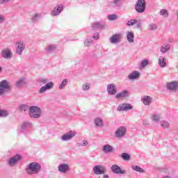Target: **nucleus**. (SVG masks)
<instances>
[{
	"label": "nucleus",
	"mask_w": 178,
	"mask_h": 178,
	"mask_svg": "<svg viewBox=\"0 0 178 178\" xmlns=\"http://www.w3.org/2000/svg\"><path fill=\"white\" fill-rule=\"evenodd\" d=\"M129 95H130V93L129 92V90H122V92L118 93L115 95V98L117 99H120V98H128Z\"/></svg>",
	"instance_id": "nucleus-20"
},
{
	"label": "nucleus",
	"mask_w": 178,
	"mask_h": 178,
	"mask_svg": "<svg viewBox=\"0 0 178 178\" xmlns=\"http://www.w3.org/2000/svg\"><path fill=\"white\" fill-rule=\"evenodd\" d=\"M40 19H41V14H35L32 17V22H38Z\"/></svg>",
	"instance_id": "nucleus-40"
},
{
	"label": "nucleus",
	"mask_w": 178,
	"mask_h": 178,
	"mask_svg": "<svg viewBox=\"0 0 178 178\" xmlns=\"http://www.w3.org/2000/svg\"><path fill=\"white\" fill-rule=\"evenodd\" d=\"M91 44H92V40L86 39V41H85V47H90Z\"/></svg>",
	"instance_id": "nucleus-44"
},
{
	"label": "nucleus",
	"mask_w": 178,
	"mask_h": 178,
	"mask_svg": "<svg viewBox=\"0 0 178 178\" xmlns=\"http://www.w3.org/2000/svg\"><path fill=\"white\" fill-rule=\"evenodd\" d=\"M134 24H136V29H141V27L143 26L141 19H139L137 21V19H132L127 22V26H129V27H130L131 26H134Z\"/></svg>",
	"instance_id": "nucleus-9"
},
{
	"label": "nucleus",
	"mask_w": 178,
	"mask_h": 178,
	"mask_svg": "<svg viewBox=\"0 0 178 178\" xmlns=\"http://www.w3.org/2000/svg\"><path fill=\"white\" fill-rule=\"evenodd\" d=\"M6 116H9V112L6 110H0V118H6Z\"/></svg>",
	"instance_id": "nucleus-39"
},
{
	"label": "nucleus",
	"mask_w": 178,
	"mask_h": 178,
	"mask_svg": "<svg viewBox=\"0 0 178 178\" xmlns=\"http://www.w3.org/2000/svg\"><path fill=\"white\" fill-rule=\"evenodd\" d=\"M129 80H138L140 79V72L135 70L128 75Z\"/></svg>",
	"instance_id": "nucleus-19"
},
{
	"label": "nucleus",
	"mask_w": 178,
	"mask_h": 178,
	"mask_svg": "<svg viewBox=\"0 0 178 178\" xmlns=\"http://www.w3.org/2000/svg\"><path fill=\"white\" fill-rule=\"evenodd\" d=\"M24 49H26V43L23 40H18L15 43V53L17 55L22 56L23 55V52H24Z\"/></svg>",
	"instance_id": "nucleus-5"
},
{
	"label": "nucleus",
	"mask_w": 178,
	"mask_h": 178,
	"mask_svg": "<svg viewBox=\"0 0 178 178\" xmlns=\"http://www.w3.org/2000/svg\"><path fill=\"white\" fill-rule=\"evenodd\" d=\"M107 92L109 95H115L118 92L116 85L115 83H110L107 85Z\"/></svg>",
	"instance_id": "nucleus-12"
},
{
	"label": "nucleus",
	"mask_w": 178,
	"mask_h": 178,
	"mask_svg": "<svg viewBox=\"0 0 178 178\" xmlns=\"http://www.w3.org/2000/svg\"><path fill=\"white\" fill-rule=\"evenodd\" d=\"M12 56V51L10 49L5 48L1 51V56L4 59H11Z\"/></svg>",
	"instance_id": "nucleus-15"
},
{
	"label": "nucleus",
	"mask_w": 178,
	"mask_h": 178,
	"mask_svg": "<svg viewBox=\"0 0 178 178\" xmlns=\"http://www.w3.org/2000/svg\"><path fill=\"white\" fill-rule=\"evenodd\" d=\"M127 131V129L126 127L122 126L117 129L115 132V136L117 138H122L124 136H126V132Z\"/></svg>",
	"instance_id": "nucleus-6"
},
{
	"label": "nucleus",
	"mask_w": 178,
	"mask_h": 178,
	"mask_svg": "<svg viewBox=\"0 0 178 178\" xmlns=\"http://www.w3.org/2000/svg\"><path fill=\"white\" fill-rule=\"evenodd\" d=\"M159 15L166 18L169 17V12H168L166 9H161L159 12Z\"/></svg>",
	"instance_id": "nucleus-34"
},
{
	"label": "nucleus",
	"mask_w": 178,
	"mask_h": 178,
	"mask_svg": "<svg viewBox=\"0 0 178 178\" xmlns=\"http://www.w3.org/2000/svg\"><path fill=\"white\" fill-rule=\"evenodd\" d=\"M95 123L97 127H102V126H104V122L102 121V119L99 118L95 119Z\"/></svg>",
	"instance_id": "nucleus-35"
},
{
	"label": "nucleus",
	"mask_w": 178,
	"mask_h": 178,
	"mask_svg": "<svg viewBox=\"0 0 178 178\" xmlns=\"http://www.w3.org/2000/svg\"><path fill=\"white\" fill-rule=\"evenodd\" d=\"M147 8L145 0H138L135 4V9L138 13H144Z\"/></svg>",
	"instance_id": "nucleus-4"
},
{
	"label": "nucleus",
	"mask_w": 178,
	"mask_h": 178,
	"mask_svg": "<svg viewBox=\"0 0 178 178\" xmlns=\"http://www.w3.org/2000/svg\"><path fill=\"white\" fill-rule=\"evenodd\" d=\"M149 64V61L147 59H144L140 63V68L144 69V67H146V66H148Z\"/></svg>",
	"instance_id": "nucleus-32"
},
{
	"label": "nucleus",
	"mask_w": 178,
	"mask_h": 178,
	"mask_svg": "<svg viewBox=\"0 0 178 178\" xmlns=\"http://www.w3.org/2000/svg\"><path fill=\"white\" fill-rule=\"evenodd\" d=\"M52 88H54V82H49L39 89V94H44L47 92L48 90H52Z\"/></svg>",
	"instance_id": "nucleus-10"
},
{
	"label": "nucleus",
	"mask_w": 178,
	"mask_h": 178,
	"mask_svg": "<svg viewBox=\"0 0 178 178\" xmlns=\"http://www.w3.org/2000/svg\"><path fill=\"white\" fill-rule=\"evenodd\" d=\"M103 178H109V175H104Z\"/></svg>",
	"instance_id": "nucleus-54"
},
{
	"label": "nucleus",
	"mask_w": 178,
	"mask_h": 178,
	"mask_svg": "<svg viewBox=\"0 0 178 178\" xmlns=\"http://www.w3.org/2000/svg\"><path fill=\"white\" fill-rule=\"evenodd\" d=\"M12 90L10 83L7 80H3L0 82V97L5 95L6 92H9Z\"/></svg>",
	"instance_id": "nucleus-3"
},
{
	"label": "nucleus",
	"mask_w": 178,
	"mask_h": 178,
	"mask_svg": "<svg viewBox=\"0 0 178 178\" xmlns=\"http://www.w3.org/2000/svg\"><path fill=\"white\" fill-rule=\"evenodd\" d=\"M58 170L63 175H66L69 170H70V165L67 163H60L58 166Z\"/></svg>",
	"instance_id": "nucleus-8"
},
{
	"label": "nucleus",
	"mask_w": 178,
	"mask_h": 178,
	"mask_svg": "<svg viewBox=\"0 0 178 178\" xmlns=\"http://www.w3.org/2000/svg\"><path fill=\"white\" fill-rule=\"evenodd\" d=\"M0 72H2V67H0Z\"/></svg>",
	"instance_id": "nucleus-55"
},
{
	"label": "nucleus",
	"mask_w": 178,
	"mask_h": 178,
	"mask_svg": "<svg viewBox=\"0 0 178 178\" xmlns=\"http://www.w3.org/2000/svg\"><path fill=\"white\" fill-rule=\"evenodd\" d=\"M167 88H168V90H171V91H176L178 88V83L171 82L167 85Z\"/></svg>",
	"instance_id": "nucleus-24"
},
{
	"label": "nucleus",
	"mask_w": 178,
	"mask_h": 178,
	"mask_svg": "<svg viewBox=\"0 0 178 178\" xmlns=\"http://www.w3.org/2000/svg\"><path fill=\"white\" fill-rule=\"evenodd\" d=\"M31 126V123L25 122L21 125L22 129H26L27 127H30Z\"/></svg>",
	"instance_id": "nucleus-43"
},
{
	"label": "nucleus",
	"mask_w": 178,
	"mask_h": 178,
	"mask_svg": "<svg viewBox=\"0 0 178 178\" xmlns=\"http://www.w3.org/2000/svg\"><path fill=\"white\" fill-rule=\"evenodd\" d=\"M40 83H41V84H47V83H48V79H40Z\"/></svg>",
	"instance_id": "nucleus-46"
},
{
	"label": "nucleus",
	"mask_w": 178,
	"mask_h": 178,
	"mask_svg": "<svg viewBox=\"0 0 178 178\" xmlns=\"http://www.w3.org/2000/svg\"><path fill=\"white\" fill-rule=\"evenodd\" d=\"M148 31H155L158 30V25L155 23H150L147 27Z\"/></svg>",
	"instance_id": "nucleus-29"
},
{
	"label": "nucleus",
	"mask_w": 178,
	"mask_h": 178,
	"mask_svg": "<svg viewBox=\"0 0 178 178\" xmlns=\"http://www.w3.org/2000/svg\"><path fill=\"white\" fill-rule=\"evenodd\" d=\"M127 39L129 42H134V33H133V32H127Z\"/></svg>",
	"instance_id": "nucleus-28"
},
{
	"label": "nucleus",
	"mask_w": 178,
	"mask_h": 178,
	"mask_svg": "<svg viewBox=\"0 0 178 178\" xmlns=\"http://www.w3.org/2000/svg\"><path fill=\"white\" fill-rule=\"evenodd\" d=\"M66 86H67V79H64L61 83L59 85L58 88L60 90H63V88H65V87H66Z\"/></svg>",
	"instance_id": "nucleus-37"
},
{
	"label": "nucleus",
	"mask_w": 178,
	"mask_h": 178,
	"mask_svg": "<svg viewBox=\"0 0 178 178\" xmlns=\"http://www.w3.org/2000/svg\"><path fill=\"white\" fill-rule=\"evenodd\" d=\"M111 170L113 172V173H115L116 175H124V171L120 169V167L118 165H113L111 166Z\"/></svg>",
	"instance_id": "nucleus-23"
},
{
	"label": "nucleus",
	"mask_w": 178,
	"mask_h": 178,
	"mask_svg": "<svg viewBox=\"0 0 178 178\" xmlns=\"http://www.w3.org/2000/svg\"><path fill=\"white\" fill-rule=\"evenodd\" d=\"M56 49V44H49L45 48L46 52H54Z\"/></svg>",
	"instance_id": "nucleus-31"
},
{
	"label": "nucleus",
	"mask_w": 178,
	"mask_h": 178,
	"mask_svg": "<svg viewBox=\"0 0 178 178\" xmlns=\"http://www.w3.org/2000/svg\"><path fill=\"white\" fill-rule=\"evenodd\" d=\"M141 101L143 105L148 106L152 104V97L149 96H143L141 99Z\"/></svg>",
	"instance_id": "nucleus-21"
},
{
	"label": "nucleus",
	"mask_w": 178,
	"mask_h": 178,
	"mask_svg": "<svg viewBox=\"0 0 178 178\" xmlns=\"http://www.w3.org/2000/svg\"><path fill=\"white\" fill-rule=\"evenodd\" d=\"M170 51V44H166L161 46L160 47V52L161 54H166V52H169Z\"/></svg>",
	"instance_id": "nucleus-25"
},
{
	"label": "nucleus",
	"mask_w": 178,
	"mask_h": 178,
	"mask_svg": "<svg viewBox=\"0 0 178 178\" xmlns=\"http://www.w3.org/2000/svg\"><path fill=\"white\" fill-rule=\"evenodd\" d=\"M159 65L160 67H166V59L161 56L159 57Z\"/></svg>",
	"instance_id": "nucleus-26"
},
{
	"label": "nucleus",
	"mask_w": 178,
	"mask_h": 178,
	"mask_svg": "<svg viewBox=\"0 0 178 178\" xmlns=\"http://www.w3.org/2000/svg\"><path fill=\"white\" fill-rule=\"evenodd\" d=\"M105 170V167L101 165H97L93 168V173L95 175H104Z\"/></svg>",
	"instance_id": "nucleus-13"
},
{
	"label": "nucleus",
	"mask_w": 178,
	"mask_h": 178,
	"mask_svg": "<svg viewBox=\"0 0 178 178\" xmlns=\"http://www.w3.org/2000/svg\"><path fill=\"white\" fill-rule=\"evenodd\" d=\"M77 147H83V143H76Z\"/></svg>",
	"instance_id": "nucleus-51"
},
{
	"label": "nucleus",
	"mask_w": 178,
	"mask_h": 178,
	"mask_svg": "<svg viewBox=\"0 0 178 178\" xmlns=\"http://www.w3.org/2000/svg\"><path fill=\"white\" fill-rule=\"evenodd\" d=\"M131 109L133 106L130 104H122L118 107L117 111L122 112V111H131Z\"/></svg>",
	"instance_id": "nucleus-16"
},
{
	"label": "nucleus",
	"mask_w": 178,
	"mask_h": 178,
	"mask_svg": "<svg viewBox=\"0 0 178 178\" xmlns=\"http://www.w3.org/2000/svg\"><path fill=\"white\" fill-rule=\"evenodd\" d=\"M120 2H122V0H113V3L116 6H120Z\"/></svg>",
	"instance_id": "nucleus-45"
},
{
	"label": "nucleus",
	"mask_w": 178,
	"mask_h": 178,
	"mask_svg": "<svg viewBox=\"0 0 178 178\" xmlns=\"http://www.w3.org/2000/svg\"><path fill=\"white\" fill-rule=\"evenodd\" d=\"M20 108H21L22 110L24 109L25 111L26 106L25 105H22V106H20Z\"/></svg>",
	"instance_id": "nucleus-53"
},
{
	"label": "nucleus",
	"mask_w": 178,
	"mask_h": 178,
	"mask_svg": "<svg viewBox=\"0 0 178 178\" xmlns=\"http://www.w3.org/2000/svg\"><path fill=\"white\" fill-rule=\"evenodd\" d=\"M76 133L74 131H70L69 132H67L66 134H63L60 139L62 141H70L76 136Z\"/></svg>",
	"instance_id": "nucleus-7"
},
{
	"label": "nucleus",
	"mask_w": 178,
	"mask_h": 178,
	"mask_svg": "<svg viewBox=\"0 0 178 178\" xmlns=\"http://www.w3.org/2000/svg\"><path fill=\"white\" fill-rule=\"evenodd\" d=\"M90 87H91V84H90V83H83V85L82 86V90L83 91H88Z\"/></svg>",
	"instance_id": "nucleus-38"
},
{
	"label": "nucleus",
	"mask_w": 178,
	"mask_h": 178,
	"mask_svg": "<svg viewBox=\"0 0 178 178\" xmlns=\"http://www.w3.org/2000/svg\"><path fill=\"white\" fill-rule=\"evenodd\" d=\"M151 120H152V122H156V123H158V122H159V120H161V115H156V114H153L151 116Z\"/></svg>",
	"instance_id": "nucleus-36"
},
{
	"label": "nucleus",
	"mask_w": 178,
	"mask_h": 178,
	"mask_svg": "<svg viewBox=\"0 0 178 178\" xmlns=\"http://www.w3.org/2000/svg\"><path fill=\"white\" fill-rule=\"evenodd\" d=\"M121 158L124 159V161H130V155H129L127 153H122Z\"/></svg>",
	"instance_id": "nucleus-41"
},
{
	"label": "nucleus",
	"mask_w": 178,
	"mask_h": 178,
	"mask_svg": "<svg viewBox=\"0 0 178 178\" xmlns=\"http://www.w3.org/2000/svg\"><path fill=\"white\" fill-rule=\"evenodd\" d=\"M131 169L136 172H139L140 173H144V172H145L144 169L141 168V167L138 165H131Z\"/></svg>",
	"instance_id": "nucleus-33"
},
{
	"label": "nucleus",
	"mask_w": 178,
	"mask_h": 178,
	"mask_svg": "<svg viewBox=\"0 0 178 178\" xmlns=\"http://www.w3.org/2000/svg\"><path fill=\"white\" fill-rule=\"evenodd\" d=\"M160 126L163 127V129H169L170 127V123L168 121H160Z\"/></svg>",
	"instance_id": "nucleus-30"
},
{
	"label": "nucleus",
	"mask_w": 178,
	"mask_h": 178,
	"mask_svg": "<svg viewBox=\"0 0 178 178\" xmlns=\"http://www.w3.org/2000/svg\"><path fill=\"white\" fill-rule=\"evenodd\" d=\"M10 0H0V3H6Z\"/></svg>",
	"instance_id": "nucleus-49"
},
{
	"label": "nucleus",
	"mask_w": 178,
	"mask_h": 178,
	"mask_svg": "<svg viewBox=\"0 0 178 178\" xmlns=\"http://www.w3.org/2000/svg\"><path fill=\"white\" fill-rule=\"evenodd\" d=\"M20 159H22V156L17 154V155L11 157L8 161L7 163L9 166H15L16 165V163H17V162H19V161H20Z\"/></svg>",
	"instance_id": "nucleus-11"
},
{
	"label": "nucleus",
	"mask_w": 178,
	"mask_h": 178,
	"mask_svg": "<svg viewBox=\"0 0 178 178\" xmlns=\"http://www.w3.org/2000/svg\"><path fill=\"white\" fill-rule=\"evenodd\" d=\"M62 10H63V5L58 4L51 11V16H58L60 15V12H62Z\"/></svg>",
	"instance_id": "nucleus-14"
},
{
	"label": "nucleus",
	"mask_w": 178,
	"mask_h": 178,
	"mask_svg": "<svg viewBox=\"0 0 178 178\" xmlns=\"http://www.w3.org/2000/svg\"><path fill=\"white\" fill-rule=\"evenodd\" d=\"M24 84H26V78L24 77H22L21 79H18L15 83V86L17 87H23Z\"/></svg>",
	"instance_id": "nucleus-27"
},
{
	"label": "nucleus",
	"mask_w": 178,
	"mask_h": 178,
	"mask_svg": "<svg viewBox=\"0 0 178 178\" xmlns=\"http://www.w3.org/2000/svg\"><path fill=\"white\" fill-rule=\"evenodd\" d=\"M27 175H38L41 172V165L37 162L28 164L25 168Z\"/></svg>",
	"instance_id": "nucleus-1"
},
{
	"label": "nucleus",
	"mask_w": 178,
	"mask_h": 178,
	"mask_svg": "<svg viewBox=\"0 0 178 178\" xmlns=\"http://www.w3.org/2000/svg\"><path fill=\"white\" fill-rule=\"evenodd\" d=\"M108 20H111V21L116 20V19H118V15H116L115 14L109 15H108Z\"/></svg>",
	"instance_id": "nucleus-42"
},
{
	"label": "nucleus",
	"mask_w": 178,
	"mask_h": 178,
	"mask_svg": "<svg viewBox=\"0 0 178 178\" xmlns=\"http://www.w3.org/2000/svg\"><path fill=\"white\" fill-rule=\"evenodd\" d=\"M142 124H143V126H148V124H149L148 120H143V122H142Z\"/></svg>",
	"instance_id": "nucleus-48"
},
{
	"label": "nucleus",
	"mask_w": 178,
	"mask_h": 178,
	"mask_svg": "<svg viewBox=\"0 0 178 178\" xmlns=\"http://www.w3.org/2000/svg\"><path fill=\"white\" fill-rule=\"evenodd\" d=\"M88 145V141L87 140H83L82 141V147H87Z\"/></svg>",
	"instance_id": "nucleus-47"
},
{
	"label": "nucleus",
	"mask_w": 178,
	"mask_h": 178,
	"mask_svg": "<svg viewBox=\"0 0 178 178\" xmlns=\"http://www.w3.org/2000/svg\"><path fill=\"white\" fill-rule=\"evenodd\" d=\"M93 38L95 40H98L99 38V35L97 33L96 35H93Z\"/></svg>",
	"instance_id": "nucleus-50"
},
{
	"label": "nucleus",
	"mask_w": 178,
	"mask_h": 178,
	"mask_svg": "<svg viewBox=\"0 0 178 178\" xmlns=\"http://www.w3.org/2000/svg\"><path fill=\"white\" fill-rule=\"evenodd\" d=\"M29 116L33 119H40L42 116V110L38 106H31L29 107Z\"/></svg>",
	"instance_id": "nucleus-2"
},
{
	"label": "nucleus",
	"mask_w": 178,
	"mask_h": 178,
	"mask_svg": "<svg viewBox=\"0 0 178 178\" xmlns=\"http://www.w3.org/2000/svg\"><path fill=\"white\" fill-rule=\"evenodd\" d=\"M106 27L105 23H102L101 22H97L92 24V28L93 29L104 30Z\"/></svg>",
	"instance_id": "nucleus-18"
},
{
	"label": "nucleus",
	"mask_w": 178,
	"mask_h": 178,
	"mask_svg": "<svg viewBox=\"0 0 178 178\" xmlns=\"http://www.w3.org/2000/svg\"><path fill=\"white\" fill-rule=\"evenodd\" d=\"M3 22V16L0 15V23Z\"/></svg>",
	"instance_id": "nucleus-52"
},
{
	"label": "nucleus",
	"mask_w": 178,
	"mask_h": 178,
	"mask_svg": "<svg viewBox=\"0 0 178 178\" xmlns=\"http://www.w3.org/2000/svg\"><path fill=\"white\" fill-rule=\"evenodd\" d=\"M102 149L104 154H111L114 151L113 147L108 144L103 145Z\"/></svg>",
	"instance_id": "nucleus-22"
},
{
	"label": "nucleus",
	"mask_w": 178,
	"mask_h": 178,
	"mask_svg": "<svg viewBox=\"0 0 178 178\" xmlns=\"http://www.w3.org/2000/svg\"><path fill=\"white\" fill-rule=\"evenodd\" d=\"M120 38H122V34L120 33L113 35L110 38V42L111 44H118V42H120Z\"/></svg>",
	"instance_id": "nucleus-17"
}]
</instances>
